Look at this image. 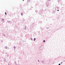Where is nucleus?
Returning a JSON list of instances; mask_svg holds the SVG:
<instances>
[{
  "instance_id": "obj_2",
  "label": "nucleus",
  "mask_w": 65,
  "mask_h": 65,
  "mask_svg": "<svg viewBox=\"0 0 65 65\" xmlns=\"http://www.w3.org/2000/svg\"><path fill=\"white\" fill-rule=\"evenodd\" d=\"M36 40V39H35V38H34V41H35V40Z\"/></svg>"
},
{
  "instance_id": "obj_12",
  "label": "nucleus",
  "mask_w": 65,
  "mask_h": 65,
  "mask_svg": "<svg viewBox=\"0 0 65 65\" xmlns=\"http://www.w3.org/2000/svg\"><path fill=\"white\" fill-rule=\"evenodd\" d=\"M15 48V47H14V48Z\"/></svg>"
},
{
  "instance_id": "obj_7",
  "label": "nucleus",
  "mask_w": 65,
  "mask_h": 65,
  "mask_svg": "<svg viewBox=\"0 0 65 65\" xmlns=\"http://www.w3.org/2000/svg\"><path fill=\"white\" fill-rule=\"evenodd\" d=\"M58 65H60V63Z\"/></svg>"
},
{
  "instance_id": "obj_3",
  "label": "nucleus",
  "mask_w": 65,
  "mask_h": 65,
  "mask_svg": "<svg viewBox=\"0 0 65 65\" xmlns=\"http://www.w3.org/2000/svg\"><path fill=\"white\" fill-rule=\"evenodd\" d=\"M5 14H6H6H6V12H5Z\"/></svg>"
},
{
  "instance_id": "obj_11",
  "label": "nucleus",
  "mask_w": 65,
  "mask_h": 65,
  "mask_svg": "<svg viewBox=\"0 0 65 65\" xmlns=\"http://www.w3.org/2000/svg\"><path fill=\"white\" fill-rule=\"evenodd\" d=\"M23 1H24V0H23Z\"/></svg>"
},
{
  "instance_id": "obj_6",
  "label": "nucleus",
  "mask_w": 65,
  "mask_h": 65,
  "mask_svg": "<svg viewBox=\"0 0 65 65\" xmlns=\"http://www.w3.org/2000/svg\"><path fill=\"white\" fill-rule=\"evenodd\" d=\"M2 21H3L4 22V19H2Z\"/></svg>"
},
{
  "instance_id": "obj_1",
  "label": "nucleus",
  "mask_w": 65,
  "mask_h": 65,
  "mask_svg": "<svg viewBox=\"0 0 65 65\" xmlns=\"http://www.w3.org/2000/svg\"><path fill=\"white\" fill-rule=\"evenodd\" d=\"M28 2H30V0H28Z\"/></svg>"
},
{
  "instance_id": "obj_10",
  "label": "nucleus",
  "mask_w": 65,
  "mask_h": 65,
  "mask_svg": "<svg viewBox=\"0 0 65 65\" xmlns=\"http://www.w3.org/2000/svg\"><path fill=\"white\" fill-rule=\"evenodd\" d=\"M38 61H39V60H38Z\"/></svg>"
},
{
  "instance_id": "obj_4",
  "label": "nucleus",
  "mask_w": 65,
  "mask_h": 65,
  "mask_svg": "<svg viewBox=\"0 0 65 65\" xmlns=\"http://www.w3.org/2000/svg\"><path fill=\"white\" fill-rule=\"evenodd\" d=\"M43 42H45V40H44L43 41Z\"/></svg>"
},
{
  "instance_id": "obj_5",
  "label": "nucleus",
  "mask_w": 65,
  "mask_h": 65,
  "mask_svg": "<svg viewBox=\"0 0 65 65\" xmlns=\"http://www.w3.org/2000/svg\"><path fill=\"white\" fill-rule=\"evenodd\" d=\"M21 15H23V13H21Z\"/></svg>"
},
{
  "instance_id": "obj_8",
  "label": "nucleus",
  "mask_w": 65,
  "mask_h": 65,
  "mask_svg": "<svg viewBox=\"0 0 65 65\" xmlns=\"http://www.w3.org/2000/svg\"><path fill=\"white\" fill-rule=\"evenodd\" d=\"M57 11H59V10H57Z\"/></svg>"
},
{
  "instance_id": "obj_9",
  "label": "nucleus",
  "mask_w": 65,
  "mask_h": 65,
  "mask_svg": "<svg viewBox=\"0 0 65 65\" xmlns=\"http://www.w3.org/2000/svg\"><path fill=\"white\" fill-rule=\"evenodd\" d=\"M61 64H62V62L61 63Z\"/></svg>"
}]
</instances>
